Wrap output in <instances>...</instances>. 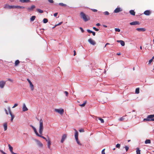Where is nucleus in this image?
I'll use <instances>...</instances> for the list:
<instances>
[{"label": "nucleus", "instance_id": "nucleus-1", "mask_svg": "<svg viewBox=\"0 0 154 154\" xmlns=\"http://www.w3.org/2000/svg\"><path fill=\"white\" fill-rule=\"evenodd\" d=\"M30 126L31 127L35 133V134L37 136L43 138V139H45V137L44 136H42L43 131V122L42 119H41L39 120V134L36 128L32 125H30Z\"/></svg>", "mask_w": 154, "mask_h": 154}, {"label": "nucleus", "instance_id": "nucleus-2", "mask_svg": "<svg viewBox=\"0 0 154 154\" xmlns=\"http://www.w3.org/2000/svg\"><path fill=\"white\" fill-rule=\"evenodd\" d=\"M80 17L81 19L85 22L90 20V17L88 15L85 14L83 12H81L80 13Z\"/></svg>", "mask_w": 154, "mask_h": 154}, {"label": "nucleus", "instance_id": "nucleus-3", "mask_svg": "<svg viewBox=\"0 0 154 154\" xmlns=\"http://www.w3.org/2000/svg\"><path fill=\"white\" fill-rule=\"evenodd\" d=\"M75 131V137L77 144L80 146L82 145V144L79 140L78 139V133L77 131L75 129H74Z\"/></svg>", "mask_w": 154, "mask_h": 154}, {"label": "nucleus", "instance_id": "nucleus-4", "mask_svg": "<svg viewBox=\"0 0 154 154\" xmlns=\"http://www.w3.org/2000/svg\"><path fill=\"white\" fill-rule=\"evenodd\" d=\"M154 117V115H149L147 116V118L144 119H143V121H150V120L151 121V119H153V118Z\"/></svg>", "mask_w": 154, "mask_h": 154}, {"label": "nucleus", "instance_id": "nucleus-5", "mask_svg": "<svg viewBox=\"0 0 154 154\" xmlns=\"http://www.w3.org/2000/svg\"><path fill=\"white\" fill-rule=\"evenodd\" d=\"M55 111L60 114H62L64 112V110L63 109H55Z\"/></svg>", "mask_w": 154, "mask_h": 154}, {"label": "nucleus", "instance_id": "nucleus-6", "mask_svg": "<svg viewBox=\"0 0 154 154\" xmlns=\"http://www.w3.org/2000/svg\"><path fill=\"white\" fill-rule=\"evenodd\" d=\"M4 8L6 9H11L14 8V5H5Z\"/></svg>", "mask_w": 154, "mask_h": 154}, {"label": "nucleus", "instance_id": "nucleus-7", "mask_svg": "<svg viewBox=\"0 0 154 154\" xmlns=\"http://www.w3.org/2000/svg\"><path fill=\"white\" fill-rule=\"evenodd\" d=\"M35 140L38 146L41 147L43 146V145L42 143H41L39 140L37 139H35Z\"/></svg>", "mask_w": 154, "mask_h": 154}, {"label": "nucleus", "instance_id": "nucleus-8", "mask_svg": "<svg viewBox=\"0 0 154 154\" xmlns=\"http://www.w3.org/2000/svg\"><path fill=\"white\" fill-rule=\"evenodd\" d=\"M6 84V82L4 81H0V88H3Z\"/></svg>", "mask_w": 154, "mask_h": 154}, {"label": "nucleus", "instance_id": "nucleus-9", "mask_svg": "<svg viewBox=\"0 0 154 154\" xmlns=\"http://www.w3.org/2000/svg\"><path fill=\"white\" fill-rule=\"evenodd\" d=\"M88 42L93 45H94L96 44V42L91 38L89 39L88 40Z\"/></svg>", "mask_w": 154, "mask_h": 154}, {"label": "nucleus", "instance_id": "nucleus-10", "mask_svg": "<svg viewBox=\"0 0 154 154\" xmlns=\"http://www.w3.org/2000/svg\"><path fill=\"white\" fill-rule=\"evenodd\" d=\"M67 137V135L66 134H63V135L62 136V138L61 140V142L62 143H63L65 140V139Z\"/></svg>", "mask_w": 154, "mask_h": 154}, {"label": "nucleus", "instance_id": "nucleus-11", "mask_svg": "<svg viewBox=\"0 0 154 154\" xmlns=\"http://www.w3.org/2000/svg\"><path fill=\"white\" fill-rule=\"evenodd\" d=\"M23 111L25 112L26 111L28 110V109L27 107H26V106L25 104V103H23V108H22Z\"/></svg>", "mask_w": 154, "mask_h": 154}, {"label": "nucleus", "instance_id": "nucleus-12", "mask_svg": "<svg viewBox=\"0 0 154 154\" xmlns=\"http://www.w3.org/2000/svg\"><path fill=\"white\" fill-rule=\"evenodd\" d=\"M130 24L131 25H139L140 24V23L138 21H135L130 23Z\"/></svg>", "mask_w": 154, "mask_h": 154}, {"label": "nucleus", "instance_id": "nucleus-13", "mask_svg": "<svg viewBox=\"0 0 154 154\" xmlns=\"http://www.w3.org/2000/svg\"><path fill=\"white\" fill-rule=\"evenodd\" d=\"M8 147H9V149L10 151L12 153V154H16V153H14L13 151V147L11 146V145H10V144H8Z\"/></svg>", "mask_w": 154, "mask_h": 154}, {"label": "nucleus", "instance_id": "nucleus-14", "mask_svg": "<svg viewBox=\"0 0 154 154\" xmlns=\"http://www.w3.org/2000/svg\"><path fill=\"white\" fill-rule=\"evenodd\" d=\"M122 9L120 8H117L114 11V12L115 13H117L119 12L122 11Z\"/></svg>", "mask_w": 154, "mask_h": 154}, {"label": "nucleus", "instance_id": "nucleus-15", "mask_svg": "<svg viewBox=\"0 0 154 154\" xmlns=\"http://www.w3.org/2000/svg\"><path fill=\"white\" fill-rule=\"evenodd\" d=\"M136 29L139 32H144L146 30V29L144 28H138Z\"/></svg>", "mask_w": 154, "mask_h": 154}, {"label": "nucleus", "instance_id": "nucleus-16", "mask_svg": "<svg viewBox=\"0 0 154 154\" xmlns=\"http://www.w3.org/2000/svg\"><path fill=\"white\" fill-rule=\"evenodd\" d=\"M47 146L48 147V148L49 149H50L51 148V146L50 145H51V141L50 138L48 137V141H47Z\"/></svg>", "mask_w": 154, "mask_h": 154}, {"label": "nucleus", "instance_id": "nucleus-17", "mask_svg": "<svg viewBox=\"0 0 154 154\" xmlns=\"http://www.w3.org/2000/svg\"><path fill=\"white\" fill-rule=\"evenodd\" d=\"M151 13V11L149 10H146L144 12L143 14L149 16L150 15Z\"/></svg>", "mask_w": 154, "mask_h": 154}, {"label": "nucleus", "instance_id": "nucleus-18", "mask_svg": "<svg viewBox=\"0 0 154 154\" xmlns=\"http://www.w3.org/2000/svg\"><path fill=\"white\" fill-rule=\"evenodd\" d=\"M35 7V6L34 5H32L31 7L27 8V9L29 11H32Z\"/></svg>", "mask_w": 154, "mask_h": 154}, {"label": "nucleus", "instance_id": "nucleus-19", "mask_svg": "<svg viewBox=\"0 0 154 154\" xmlns=\"http://www.w3.org/2000/svg\"><path fill=\"white\" fill-rule=\"evenodd\" d=\"M9 113L11 116V122H12L13 121V119L14 117V116L12 114L10 110H9Z\"/></svg>", "mask_w": 154, "mask_h": 154}, {"label": "nucleus", "instance_id": "nucleus-20", "mask_svg": "<svg viewBox=\"0 0 154 154\" xmlns=\"http://www.w3.org/2000/svg\"><path fill=\"white\" fill-rule=\"evenodd\" d=\"M3 126L4 128V130L6 131L7 129V123H5L3 124Z\"/></svg>", "mask_w": 154, "mask_h": 154}, {"label": "nucleus", "instance_id": "nucleus-21", "mask_svg": "<svg viewBox=\"0 0 154 154\" xmlns=\"http://www.w3.org/2000/svg\"><path fill=\"white\" fill-rule=\"evenodd\" d=\"M31 90L33 91L34 89V86L32 84V83L29 84Z\"/></svg>", "mask_w": 154, "mask_h": 154}, {"label": "nucleus", "instance_id": "nucleus-22", "mask_svg": "<svg viewBox=\"0 0 154 154\" xmlns=\"http://www.w3.org/2000/svg\"><path fill=\"white\" fill-rule=\"evenodd\" d=\"M20 1L22 3H28L30 2V0H20Z\"/></svg>", "mask_w": 154, "mask_h": 154}, {"label": "nucleus", "instance_id": "nucleus-23", "mask_svg": "<svg viewBox=\"0 0 154 154\" xmlns=\"http://www.w3.org/2000/svg\"><path fill=\"white\" fill-rule=\"evenodd\" d=\"M14 8L24 9L25 8V7L23 6H14Z\"/></svg>", "mask_w": 154, "mask_h": 154}, {"label": "nucleus", "instance_id": "nucleus-24", "mask_svg": "<svg viewBox=\"0 0 154 154\" xmlns=\"http://www.w3.org/2000/svg\"><path fill=\"white\" fill-rule=\"evenodd\" d=\"M130 13L132 15H135V12L134 10H131L130 11Z\"/></svg>", "mask_w": 154, "mask_h": 154}, {"label": "nucleus", "instance_id": "nucleus-25", "mask_svg": "<svg viewBox=\"0 0 154 154\" xmlns=\"http://www.w3.org/2000/svg\"><path fill=\"white\" fill-rule=\"evenodd\" d=\"M151 143L150 140L148 139L146 140H145V144H148V143Z\"/></svg>", "mask_w": 154, "mask_h": 154}, {"label": "nucleus", "instance_id": "nucleus-26", "mask_svg": "<svg viewBox=\"0 0 154 154\" xmlns=\"http://www.w3.org/2000/svg\"><path fill=\"white\" fill-rule=\"evenodd\" d=\"M20 63V61L18 60H16L15 63V66H17Z\"/></svg>", "mask_w": 154, "mask_h": 154}, {"label": "nucleus", "instance_id": "nucleus-27", "mask_svg": "<svg viewBox=\"0 0 154 154\" xmlns=\"http://www.w3.org/2000/svg\"><path fill=\"white\" fill-rule=\"evenodd\" d=\"M86 102H87V101H85L82 104H80L79 105V106H82V107H83V106H84L86 104Z\"/></svg>", "mask_w": 154, "mask_h": 154}, {"label": "nucleus", "instance_id": "nucleus-28", "mask_svg": "<svg viewBox=\"0 0 154 154\" xmlns=\"http://www.w3.org/2000/svg\"><path fill=\"white\" fill-rule=\"evenodd\" d=\"M36 10L37 11H38V12L39 13H42L43 12V11L42 10H41L39 9H38V8L36 9Z\"/></svg>", "mask_w": 154, "mask_h": 154}, {"label": "nucleus", "instance_id": "nucleus-29", "mask_svg": "<svg viewBox=\"0 0 154 154\" xmlns=\"http://www.w3.org/2000/svg\"><path fill=\"white\" fill-rule=\"evenodd\" d=\"M35 16H32L30 18V20L32 21H33L35 19Z\"/></svg>", "mask_w": 154, "mask_h": 154}, {"label": "nucleus", "instance_id": "nucleus-30", "mask_svg": "<svg viewBox=\"0 0 154 154\" xmlns=\"http://www.w3.org/2000/svg\"><path fill=\"white\" fill-rule=\"evenodd\" d=\"M139 90L140 89L139 88H137L135 90V93L139 94Z\"/></svg>", "mask_w": 154, "mask_h": 154}, {"label": "nucleus", "instance_id": "nucleus-31", "mask_svg": "<svg viewBox=\"0 0 154 154\" xmlns=\"http://www.w3.org/2000/svg\"><path fill=\"white\" fill-rule=\"evenodd\" d=\"M97 118H98V119L101 122V123H103L104 122V121L103 119H102L100 118L99 117H97Z\"/></svg>", "mask_w": 154, "mask_h": 154}, {"label": "nucleus", "instance_id": "nucleus-32", "mask_svg": "<svg viewBox=\"0 0 154 154\" xmlns=\"http://www.w3.org/2000/svg\"><path fill=\"white\" fill-rule=\"evenodd\" d=\"M137 154H140V150L139 148H137L136 150Z\"/></svg>", "mask_w": 154, "mask_h": 154}, {"label": "nucleus", "instance_id": "nucleus-33", "mask_svg": "<svg viewBox=\"0 0 154 154\" xmlns=\"http://www.w3.org/2000/svg\"><path fill=\"white\" fill-rule=\"evenodd\" d=\"M59 5L61 6H64V7H66L67 6L66 5L63 4L62 3H59Z\"/></svg>", "mask_w": 154, "mask_h": 154}, {"label": "nucleus", "instance_id": "nucleus-34", "mask_svg": "<svg viewBox=\"0 0 154 154\" xmlns=\"http://www.w3.org/2000/svg\"><path fill=\"white\" fill-rule=\"evenodd\" d=\"M120 42H120V43L122 46H124L125 45V42L122 40H121V41Z\"/></svg>", "mask_w": 154, "mask_h": 154}, {"label": "nucleus", "instance_id": "nucleus-35", "mask_svg": "<svg viewBox=\"0 0 154 154\" xmlns=\"http://www.w3.org/2000/svg\"><path fill=\"white\" fill-rule=\"evenodd\" d=\"M125 116H123L122 117L120 118L119 119V120L120 121H122L123 120L125 119Z\"/></svg>", "mask_w": 154, "mask_h": 154}, {"label": "nucleus", "instance_id": "nucleus-36", "mask_svg": "<svg viewBox=\"0 0 154 154\" xmlns=\"http://www.w3.org/2000/svg\"><path fill=\"white\" fill-rule=\"evenodd\" d=\"M43 21L44 23H46L48 22V20L46 18H44L43 20Z\"/></svg>", "mask_w": 154, "mask_h": 154}, {"label": "nucleus", "instance_id": "nucleus-37", "mask_svg": "<svg viewBox=\"0 0 154 154\" xmlns=\"http://www.w3.org/2000/svg\"><path fill=\"white\" fill-rule=\"evenodd\" d=\"M84 130L83 129L81 128L79 130V131L80 132H84Z\"/></svg>", "mask_w": 154, "mask_h": 154}, {"label": "nucleus", "instance_id": "nucleus-38", "mask_svg": "<svg viewBox=\"0 0 154 154\" xmlns=\"http://www.w3.org/2000/svg\"><path fill=\"white\" fill-rule=\"evenodd\" d=\"M115 30L116 32H120V29L119 28H115Z\"/></svg>", "mask_w": 154, "mask_h": 154}, {"label": "nucleus", "instance_id": "nucleus-39", "mask_svg": "<svg viewBox=\"0 0 154 154\" xmlns=\"http://www.w3.org/2000/svg\"><path fill=\"white\" fill-rule=\"evenodd\" d=\"M103 13L105 15H107L109 14V12L107 11Z\"/></svg>", "mask_w": 154, "mask_h": 154}, {"label": "nucleus", "instance_id": "nucleus-40", "mask_svg": "<svg viewBox=\"0 0 154 154\" xmlns=\"http://www.w3.org/2000/svg\"><path fill=\"white\" fill-rule=\"evenodd\" d=\"M62 23H63V22H60V23H59L57 24L56 25H55V26H58L60 25H61V24H62Z\"/></svg>", "mask_w": 154, "mask_h": 154}, {"label": "nucleus", "instance_id": "nucleus-41", "mask_svg": "<svg viewBox=\"0 0 154 154\" xmlns=\"http://www.w3.org/2000/svg\"><path fill=\"white\" fill-rule=\"evenodd\" d=\"M120 144H116V146L117 148H120Z\"/></svg>", "mask_w": 154, "mask_h": 154}, {"label": "nucleus", "instance_id": "nucleus-42", "mask_svg": "<svg viewBox=\"0 0 154 154\" xmlns=\"http://www.w3.org/2000/svg\"><path fill=\"white\" fill-rule=\"evenodd\" d=\"M152 61H153V60H152L151 59H150V60H149V61L148 64H151V63L152 62Z\"/></svg>", "mask_w": 154, "mask_h": 154}, {"label": "nucleus", "instance_id": "nucleus-43", "mask_svg": "<svg viewBox=\"0 0 154 154\" xmlns=\"http://www.w3.org/2000/svg\"><path fill=\"white\" fill-rule=\"evenodd\" d=\"M17 105H18V104H17L15 103L14 104V106L12 107V108H14L16 107L17 106Z\"/></svg>", "mask_w": 154, "mask_h": 154}, {"label": "nucleus", "instance_id": "nucleus-44", "mask_svg": "<svg viewBox=\"0 0 154 154\" xmlns=\"http://www.w3.org/2000/svg\"><path fill=\"white\" fill-rule=\"evenodd\" d=\"M64 93L65 94L66 96H67L68 94V93L67 91H64Z\"/></svg>", "mask_w": 154, "mask_h": 154}, {"label": "nucleus", "instance_id": "nucleus-45", "mask_svg": "<svg viewBox=\"0 0 154 154\" xmlns=\"http://www.w3.org/2000/svg\"><path fill=\"white\" fill-rule=\"evenodd\" d=\"M93 29H94V30H95L96 31H99V29H98L96 28L95 27H93Z\"/></svg>", "mask_w": 154, "mask_h": 154}, {"label": "nucleus", "instance_id": "nucleus-46", "mask_svg": "<svg viewBox=\"0 0 154 154\" xmlns=\"http://www.w3.org/2000/svg\"><path fill=\"white\" fill-rule=\"evenodd\" d=\"M87 32L89 33H92V31L89 30V29H87Z\"/></svg>", "mask_w": 154, "mask_h": 154}, {"label": "nucleus", "instance_id": "nucleus-47", "mask_svg": "<svg viewBox=\"0 0 154 154\" xmlns=\"http://www.w3.org/2000/svg\"><path fill=\"white\" fill-rule=\"evenodd\" d=\"M125 149H126V151H127L128 150V149H129L128 147L127 146H125Z\"/></svg>", "mask_w": 154, "mask_h": 154}, {"label": "nucleus", "instance_id": "nucleus-48", "mask_svg": "<svg viewBox=\"0 0 154 154\" xmlns=\"http://www.w3.org/2000/svg\"><path fill=\"white\" fill-rule=\"evenodd\" d=\"M105 149H103L102 151V154H105V152H104Z\"/></svg>", "mask_w": 154, "mask_h": 154}, {"label": "nucleus", "instance_id": "nucleus-49", "mask_svg": "<svg viewBox=\"0 0 154 154\" xmlns=\"http://www.w3.org/2000/svg\"><path fill=\"white\" fill-rule=\"evenodd\" d=\"M0 152L3 154H7L6 153H5V152H4L3 150H0Z\"/></svg>", "mask_w": 154, "mask_h": 154}, {"label": "nucleus", "instance_id": "nucleus-50", "mask_svg": "<svg viewBox=\"0 0 154 154\" xmlns=\"http://www.w3.org/2000/svg\"><path fill=\"white\" fill-rule=\"evenodd\" d=\"M80 29H81V30L82 32H84V30L83 29L82 27H80Z\"/></svg>", "mask_w": 154, "mask_h": 154}, {"label": "nucleus", "instance_id": "nucleus-51", "mask_svg": "<svg viewBox=\"0 0 154 154\" xmlns=\"http://www.w3.org/2000/svg\"><path fill=\"white\" fill-rule=\"evenodd\" d=\"M92 10L94 12H96L97 11V10L95 9H92Z\"/></svg>", "mask_w": 154, "mask_h": 154}, {"label": "nucleus", "instance_id": "nucleus-52", "mask_svg": "<svg viewBox=\"0 0 154 154\" xmlns=\"http://www.w3.org/2000/svg\"><path fill=\"white\" fill-rule=\"evenodd\" d=\"M49 2L51 3H53V0H48Z\"/></svg>", "mask_w": 154, "mask_h": 154}, {"label": "nucleus", "instance_id": "nucleus-53", "mask_svg": "<svg viewBox=\"0 0 154 154\" xmlns=\"http://www.w3.org/2000/svg\"><path fill=\"white\" fill-rule=\"evenodd\" d=\"M27 80L29 84H30V83H32V82L30 81L29 80V79H27Z\"/></svg>", "mask_w": 154, "mask_h": 154}, {"label": "nucleus", "instance_id": "nucleus-54", "mask_svg": "<svg viewBox=\"0 0 154 154\" xmlns=\"http://www.w3.org/2000/svg\"><path fill=\"white\" fill-rule=\"evenodd\" d=\"M57 14H58V13H55V14H54V16H55V17H56L57 16Z\"/></svg>", "mask_w": 154, "mask_h": 154}, {"label": "nucleus", "instance_id": "nucleus-55", "mask_svg": "<svg viewBox=\"0 0 154 154\" xmlns=\"http://www.w3.org/2000/svg\"><path fill=\"white\" fill-rule=\"evenodd\" d=\"M92 34L94 36H95V32H92Z\"/></svg>", "mask_w": 154, "mask_h": 154}, {"label": "nucleus", "instance_id": "nucleus-56", "mask_svg": "<svg viewBox=\"0 0 154 154\" xmlns=\"http://www.w3.org/2000/svg\"><path fill=\"white\" fill-rule=\"evenodd\" d=\"M76 54V51L75 50L74 51V55L75 56Z\"/></svg>", "mask_w": 154, "mask_h": 154}, {"label": "nucleus", "instance_id": "nucleus-57", "mask_svg": "<svg viewBox=\"0 0 154 154\" xmlns=\"http://www.w3.org/2000/svg\"><path fill=\"white\" fill-rule=\"evenodd\" d=\"M100 25V24L99 23H97L96 24V26H99Z\"/></svg>", "mask_w": 154, "mask_h": 154}, {"label": "nucleus", "instance_id": "nucleus-58", "mask_svg": "<svg viewBox=\"0 0 154 154\" xmlns=\"http://www.w3.org/2000/svg\"><path fill=\"white\" fill-rule=\"evenodd\" d=\"M121 41V40H117V41L118 42L120 43V42H121L120 41Z\"/></svg>", "mask_w": 154, "mask_h": 154}, {"label": "nucleus", "instance_id": "nucleus-59", "mask_svg": "<svg viewBox=\"0 0 154 154\" xmlns=\"http://www.w3.org/2000/svg\"><path fill=\"white\" fill-rule=\"evenodd\" d=\"M117 54L118 55H121V53H118Z\"/></svg>", "mask_w": 154, "mask_h": 154}, {"label": "nucleus", "instance_id": "nucleus-60", "mask_svg": "<svg viewBox=\"0 0 154 154\" xmlns=\"http://www.w3.org/2000/svg\"><path fill=\"white\" fill-rule=\"evenodd\" d=\"M103 26L105 27H107V26L106 25H103Z\"/></svg>", "mask_w": 154, "mask_h": 154}, {"label": "nucleus", "instance_id": "nucleus-61", "mask_svg": "<svg viewBox=\"0 0 154 154\" xmlns=\"http://www.w3.org/2000/svg\"><path fill=\"white\" fill-rule=\"evenodd\" d=\"M47 142L48 141V139H47L46 138H45V139H44Z\"/></svg>", "mask_w": 154, "mask_h": 154}, {"label": "nucleus", "instance_id": "nucleus-62", "mask_svg": "<svg viewBox=\"0 0 154 154\" xmlns=\"http://www.w3.org/2000/svg\"><path fill=\"white\" fill-rule=\"evenodd\" d=\"M154 59V56H153L152 57V58L151 59H152V60H153Z\"/></svg>", "mask_w": 154, "mask_h": 154}, {"label": "nucleus", "instance_id": "nucleus-63", "mask_svg": "<svg viewBox=\"0 0 154 154\" xmlns=\"http://www.w3.org/2000/svg\"><path fill=\"white\" fill-rule=\"evenodd\" d=\"M151 121H154V118H153L152 119H151Z\"/></svg>", "mask_w": 154, "mask_h": 154}, {"label": "nucleus", "instance_id": "nucleus-64", "mask_svg": "<svg viewBox=\"0 0 154 154\" xmlns=\"http://www.w3.org/2000/svg\"><path fill=\"white\" fill-rule=\"evenodd\" d=\"M140 49H142V46H140Z\"/></svg>", "mask_w": 154, "mask_h": 154}]
</instances>
